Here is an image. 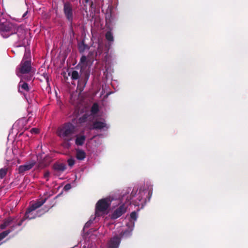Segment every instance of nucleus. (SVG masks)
Returning a JSON list of instances; mask_svg holds the SVG:
<instances>
[{
	"mask_svg": "<svg viewBox=\"0 0 248 248\" xmlns=\"http://www.w3.org/2000/svg\"><path fill=\"white\" fill-rule=\"evenodd\" d=\"M10 25L9 24H5L1 25L0 28L1 34L3 37L6 38L11 34L9 32L10 31L11 28Z\"/></svg>",
	"mask_w": 248,
	"mask_h": 248,
	"instance_id": "ddd939ff",
	"label": "nucleus"
},
{
	"mask_svg": "<svg viewBox=\"0 0 248 248\" xmlns=\"http://www.w3.org/2000/svg\"><path fill=\"white\" fill-rule=\"evenodd\" d=\"M148 196H149L148 200L149 201L150 199V198H151V197L152 196V191L151 190L148 191Z\"/></svg>",
	"mask_w": 248,
	"mask_h": 248,
	"instance_id": "473e14b6",
	"label": "nucleus"
},
{
	"mask_svg": "<svg viewBox=\"0 0 248 248\" xmlns=\"http://www.w3.org/2000/svg\"><path fill=\"white\" fill-rule=\"evenodd\" d=\"M130 190H131V189L130 188H128L126 190V192L125 193H124L122 196L119 195H117V196H114L113 195V194H111V195H109V206L110 205V202L112 201H114V200H118L119 203L120 202H122L123 199L126 196V194L129 193L130 191Z\"/></svg>",
	"mask_w": 248,
	"mask_h": 248,
	"instance_id": "f8f14e48",
	"label": "nucleus"
},
{
	"mask_svg": "<svg viewBox=\"0 0 248 248\" xmlns=\"http://www.w3.org/2000/svg\"><path fill=\"white\" fill-rule=\"evenodd\" d=\"M39 129L38 128H32L31 130V133H34V134H37L39 133Z\"/></svg>",
	"mask_w": 248,
	"mask_h": 248,
	"instance_id": "c85d7f7f",
	"label": "nucleus"
},
{
	"mask_svg": "<svg viewBox=\"0 0 248 248\" xmlns=\"http://www.w3.org/2000/svg\"><path fill=\"white\" fill-rule=\"evenodd\" d=\"M92 221L91 220L88 221L85 225L84 228H83V231H85V229L86 228H88L90 227V225L92 224Z\"/></svg>",
	"mask_w": 248,
	"mask_h": 248,
	"instance_id": "a878e982",
	"label": "nucleus"
},
{
	"mask_svg": "<svg viewBox=\"0 0 248 248\" xmlns=\"http://www.w3.org/2000/svg\"><path fill=\"white\" fill-rule=\"evenodd\" d=\"M109 24H110V22H109Z\"/></svg>",
	"mask_w": 248,
	"mask_h": 248,
	"instance_id": "4c0bfd02",
	"label": "nucleus"
},
{
	"mask_svg": "<svg viewBox=\"0 0 248 248\" xmlns=\"http://www.w3.org/2000/svg\"><path fill=\"white\" fill-rule=\"evenodd\" d=\"M126 204L127 203L122 204L113 211L110 216L111 219H116L120 217L126 212L127 206Z\"/></svg>",
	"mask_w": 248,
	"mask_h": 248,
	"instance_id": "6e6552de",
	"label": "nucleus"
},
{
	"mask_svg": "<svg viewBox=\"0 0 248 248\" xmlns=\"http://www.w3.org/2000/svg\"><path fill=\"white\" fill-rule=\"evenodd\" d=\"M28 14V11H26L24 14L22 16V17L23 18H26V16L27 15V14Z\"/></svg>",
	"mask_w": 248,
	"mask_h": 248,
	"instance_id": "72a5a7b5",
	"label": "nucleus"
},
{
	"mask_svg": "<svg viewBox=\"0 0 248 248\" xmlns=\"http://www.w3.org/2000/svg\"><path fill=\"white\" fill-rule=\"evenodd\" d=\"M86 140V137L84 135L78 134L76 135L75 143L77 145L81 146L82 145Z\"/></svg>",
	"mask_w": 248,
	"mask_h": 248,
	"instance_id": "f3484780",
	"label": "nucleus"
},
{
	"mask_svg": "<svg viewBox=\"0 0 248 248\" xmlns=\"http://www.w3.org/2000/svg\"><path fill=\"white\" fill-rule=\"evenodd\" d=\"M108 207V199L99 200L96 204L95 215L99 217L101 216Z\"/></svg>",
	"mask_w": 248,
	"mask_h": 248,
	"instance_id": "423d86ee",
	"label": "nucleus"
},
{
	"mask_svg": "<svg viewBox=\"0 0 248 248\" xmlns=\"http://www.w3.org/2000/svg\"><path fill=\"white\" fill-rule=\"evenodd\" d=\"M71 78L73 79H78L79 78L78 73L77 71H73L71 74Z\"/></svg>",
	"mask_w": 248,
	"mask_h": 248,
	"instance_id": "5701e85b",
	"label": "nucleus"
},
{
	"mask_svg": "<svg viewBox=\"0 0 248 248\" xmlns=\"http://www.w3.org/2000/svg\"><path fill=\"white\" fill-rule=\"evenodd\" d=\"M138 190L134 189H133L131 193L130 197L128 198L127 196L126 198L125 203H127L128 204H133L135 206H139L141 205L143 206L144 204L146 202V199L143 198V196L146 193L145 190H140L139 192L137 194Z\"/></svg>",
	"mask_w": 248,
	"mask_h": 248,
	"instance_id": "7ed1b4c3",
	"label": "nucleus"
},
{
	"mask_svg": "<svg viewBox=\"0 0 248 248\" xmlns=\"http://www.w3.org/2000/svg\"><path fill=\"white\" fill-rule=\"evenodd\" d=\"M27 31L21 28H18L16 32V36L18 40L17 43V46H21L25 45L26 34Z\"/></svg>",
	"mask_w": 248,
	"mask_h": 248,
	"instance_id": "1a4fd4ad",
	"label": "nucleus"
},
{
	"mask_svg": "<svg viewBox=\"0 0 248 248\" xmlns=\"http://www.w3.org/2000/svg\"><path fill=\"white\" fill-rule=\"evenodd\" d=\"M7 169L6 168H2L0 170V179H2L6 174Z\"/></svg>",
	"mask_w": 248,
	"mask_h": 248,
	"instance_id": "4be33fe9",
	"label": "nucleus"
},
{
	"mask_svg": "<svg viewBox=\"0 0 248 248\" xmlns=\"http://www.w3.org/2000/svg\"><path fill=\"white\" fill-rule=\"evenodd\" d=\"M99 116H100V111L99 109V106L97 105V104L94 103L93 104L91 108V116H87L86 114H85L82 117H80L79 119V122L80 123H84L86 122L87 120L90 119L91 116L93 117V118H94Z\"/></svg>",
	"mask_w": 248,
	"mask_h": 248,
	"instance_id": "0eeeda50",
	"label": "nucleus"
},
{
	"mask_svg": "<svg viewBox=\"0 0 248 248\" xmlns=\"http://www.w3.org/2000/svg\"><path fill=\"white\" fill-rule=\"evenodd\" d=\"M68 165L70 167L73 166L75 164V160L73 158H70L67 160Z\"/></svg>",
	"mask_w": 248,
	"mask_h": 248,
	"instance_id": "393cba45",
	"label": "nucleus"
},
{
	"mask_svg": "<svg viewBox=\"0 0 248 248\" xmlns=\"http://www.w3.org/2000/svg\"><path fill=\"white\" fill-rule=\"evenodd\" d=\"M76 131V126L71 123H65L58 128L57 134L65 141L63 144L64 148L68 149L70 147L69 141L72 140L73 135Z\"/></svg>",
	"mask_w": 248,
	"mask_h": 248,
	"instance_id": "f257e3e1",
	"label": "nucleus"
},
{
	"mask_svg": "<svg viewBox=\"0 0 248 248\" xmlns=\"http://www.w3.org/2000/svg\"><path fill=\"white\" fill-rule=\"evenodd\" d=\"M113 41V36L112 33L110 31V29L109 28V46H110V43Z\"/></svg>",
	"mask_w": 248,
	"mask_h": 248,
	"instance_id": "cd10ccee",
	"label": "nucleus"
},
{
	"mask_svg": "<svg viewBox=\"0 0 248 248\" xmlns=\"http://www.w3.org/2000/svg\"><path fill=\"white\" fill-rule=\"evenodd\" d=\"M71 188V186L69 184L66 185L64 187L66 190H69Z\"/></svg>",
	"mask_w": 248,
	"mask_h": 248,
	"instance_id": "2f4dec72",
	"label": "nucleus"
},
{
	"mask_svg": "<svg viewBox=\"0 0 248 248\" xmlns=\"http://www.w3.org/2000/svg\"><path fill=\"white\" fill-rule=\"evenodd\" d=\"M80 64L82 69L85 68L88 66H90L92 64V62L89 60L86 56L81 57L80 61Z\"/></svg>",
	"mask_w": 248,
	"mask_h": 248,
	"instance_id": "2eb2a0df",
	"label": "nucleus"
},
{
	"mask_svg": "<svg viewBox=\"0 0 248 248\" xmlns=\"http://www.w3.org/2000/svg\"><path fill=\"white\" fill-rule=\"evenodd\" d=\"M12 230H8L5 231H4L0 233V241L4 238L6 236L8 235V234L11 232Z\"/></svg>",
	"mask_w": 248,
	"mask_h": 248,
	"instance_id": "412c9836",
	"label": "nucleus"
},
{
	"mask_svg": "<svg viewBox=\"0 0 248 248\" xmlns=\"http://www.w3.org/2000/svg\"><path fill=\"white\" fill-rule=\"evenodd\" d=\"M46 200V198H45L32 204L27 211L25 215V217L23 219L24 220L25 218H28L30 219L34 218L35 216V214L33 213V211H34L37 208L40 207L42 205H43L45 202Z\"/></svg>",
	"mask_w": 248,
	"mask_h": 248,
	"instance_id": "39448f33",
	"label": "nucleus"
},
{
	"mask_svg": "<svg viewBox=\"0 0 248 248\" xmlns=\"http://www.w3.org/2000/svg\"><path fill=\"white\" fill-rule=\"evenodd\" d=\"M131 231L129 230H126L124 232L123 235H131Z\"/></svg>",
	"mask_w": 248,
	"mask_h": 248,
	"instance_id": "c756f323",
	"label": "nucleus"
},
{
	"mask_svg": "<svg viewBox=\"0 0 248 248\" xmlns=\"http://www.w3.org/2000/svg\"><path fill=\"white\" fill-rule=\"evenodd\" d=\"M49 162H50V161H48V162L47 163L44 162V163H40V165H39L40 167H44L45 166L48 165L49 164Z\"/></svg>",
	"mask_w": 248,
	"mask_h": 248,
	"instance_id": "7c9ffc66",
	"label": "nucleus"
},
{
	"mask_svg": "<svg viewBox=\"0 0 248 248\" xmlns=\"http://www.w3.org/2000/svg\"><path fill=\"white\" fill-rule=\"evenodd\" d=\"M130 218L134 220H136L137 218V213L135 212V211H134V212H132L131 214H130Z\"/></svg>",
	"mask_w": 248,
	"mask_h": 248,
	"instance_id": "b1692460",
	"label": "nucleus"
},
{
	"mask_svg": "<svg viewBox=\"0 0 248 248\" xmlns=\"http://www.w3.org/2000/svg\"><path fill=\"white\" fill-rule=\"evenodd\" d=\"M50 173L49 171H46L44 175V177L46 179V181L48 180Z\"/></svg>",
	"mask_w": 248,
	"mask_h": 248,
	"instance_id": "bb28decb",
	"label": "nucleus"
},
{
	"mask_svg": "<svg viewBox=\"0 0 248 248\" xmlns=\"http://www.w3.org/2000/svg\"><path fill=\"white\" fill-rule=\"evenodd\" d=\"M35 164V162L32 161L31 162L26 163V164L20 166L18 168L19 173H23L26 171L31 170Z\"/></svg>",
	"mask_w": 248,
	"mask_h": 248,
	"instance_id": "9b49d317",
	"label": "nucleus"
},
{
	"mask_svg": "<svg viewBox=\"0 0 248 248\" xmlns=\"http://www.w3.org/2000/svg\"><path fill=\"white\" fill-rule=\"evenodd\" d=\"M76 157L78 160H83L86 157L85 152L80 149L76 150Z\"/></svg>",
	"mask_w": 248,
	"mask_h": 248,
	"instance_id": "6ab92c4d",
	"label": "nucleus"
},
{
	"mask_svg": "<svg viewBox=\"0 0 248 248\" xmlns=\"http://www.w3.org/2000/svg\"><path fill=\"white\" fill-rule=\"evenodd\" d=\"M18 87V91L20 92H22L23 90L26 91H29V90L28 84L25 82H22V80L19 83Z\"/></svg>",
	"mask_w": 248,
	"mask_h": 248,
	"instance_id": "aec40b11",
	"label": "nucleus"
},
{
	"mask_svg": "<svg viewBox=\"0 0 248 248\" xmlns=\"http://www.w3.org/2000/svg\"><path fill=\"white\" fill-rule=\"evenodd\" d=\"M106 126V124L104 119L96 121L93 124L92 129H101Z\"/></svg>",
	"mask_w": 248,
	"mask_h": 248,
	"instance_id": "dca6fc26",
	"label": "nucleus"
},
{
	"mask_svg": "<svg viewBox=\"0 0 248 248\" xmlns=\"http://www.w3.org/2000/svg\"><path fill=\"white\" fill-rule=\"evenodd\" d=\"M31 69V62L30 52L26 49L20 64L17 67L16 70V75L23 80L22 75L29 73Z\"/></svg>",
	"mask_w": 248,
	"mask_h": 248,
	"instance_id": "f03ea898",
	"label": "nucleus"
},
{
	"mask_svg": "<svg viewBox=\"0 0 248 248\" xmlns=\"http://www.w3.org/2000/svg\"><path fill=\"white\" fill-rule=\"evenodd\" d=\"M18 218L17 217H10L3 220L0 227L1 229H4L7 227L10 226L13 229L17 226H20L23 222L24 219H22L19 221H18Z\"/></svg>",
	"mask_w": 248,
	"mask_h": 248,
	"instance_id": "20e7f679",
	"label": "nucleus"
},
{
	"mask_svg": "<svg viewBox=\"0 0 248 248\" xmlns=\"http://www.w3.org/2000/svg\"><path fill=\"white\" fill-rule=\"evenodd\" d=\"M53 169L58 172H62L66 169V166L63 163H56L53 165Z\"/></svg>",
	"mask_w": 248,
	"mask_h": 248,
	"instance_id": "a211bd4d",
	"label": "nucleus"
},
{
	"mask_svg": "<svg viewBox=\"0 0 248 248\" xmlns=\"http://www.w3.org/2000/svg\"><path fill=\"white\" fill-rule=\"evenodd\" d=\"M111 8L109 7V17L111 16Z\"/></svg>",
	"mask_w": 248,
	"mask_h": 248,
	"instance_id": "c9c22d12",
	"label": "nucleus"
},
{
	"mask_svg": "<svg viewBox=\"0 0 248 248\" xmlns=\"http://www.w3.org/2000/svg\"><path fill=\"white\" fill-rule=\"evenodd\" d=\"M106 38L107 39H108V32H106Z\"/></svg>",
	"mask_w": 248,
	"mask_h": 248,
	"instance_id": "f704fd0d",
	"label": "nucleus"
},
{
	"mask_svg": "<svg viewBox=\"0 0 248 248\" xmlns=\"http://www.w3.org/2000/svg\"><path fill=\"white\" fill-rule=\"evenodd\" d=\"M121 242L118 236H115L109 240V248H118Z\"/></svg>",
	"mask_w": 248,
	"mask_h": 248,
	"instance_id": "4468645a",
	"label": "nucleus"
},
{
	"mask_svg": "<svg viewBox=\"0 0 248 248\" xmlns=\"http://www.w3.org/2000/svg\"><path fill=\"white\" fill-rule=\"evenodd\" d=\"M63 10L67 19L69 21H72L73 18V13L71 5L68 3H65L64 4Z\"/></svg>",
	"mask_w": 248,
	"mask_h": 248,
	"instance_id": "9d476101",
	"label": "nucleus"
},
{
	"mask_svg": "<svg viewBox=\"0 0 248 248\" xmlns=\"http://www.w3.org/2000/svg\"><path fill=\"white\" fill-rule=\"evenodd\" d=\"M84 1L86 3H87L89 2V0H84Z\"/></svg>",
	"mask_w": 248,
	"mask_h": 248,
	"instance_id": "e433bc0d",
	"label": "nucleus"
}]
</instances>
